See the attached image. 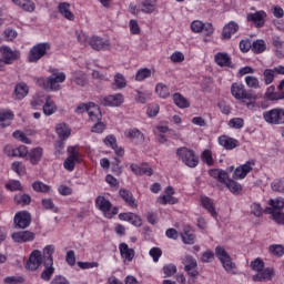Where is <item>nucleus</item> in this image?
Wrapping results in <instances>:
<instances>
[{"label":"nucleus","instance_id":"f257e3e1","mask_svg":"<svg viewBox=\"0 0 284 284\" xmlns=\"http://www.w3.org/2000/svg\"><path fill=\"white\" fill-rule=\"evenodd\" d=\"M65 73L59 71H52V74L47 78H38L37 85L47 90V92H59L61 90V83H65Z\"/></svg>","mask_w":284,"mask_h":284},{"label":"nucleus","instance_id":"f03ea898","mask_svg":"<svg viewBox=\"0 0 284 284\" xmlns=\"http://www.w3.org/2000/svg\"><path fill=\"white\" fill-rule=\"evenodd\" d=\"M175 156L178 161L186 165V168H197L199 165V155H196V151L192 150L187 146H180L175 151Z\"/></svg>","mask_w":284,"mask_h":284},{"label":"nucleus","instance_id":"7ed1b4c3","mask_svg":"<svg viewBox=\"0 0 284 284\" xmlns=\"http://www.w3.org/2000/svg\"><path fill=\"white\" fill-rule=\"evenodd\" d=\"M215 256L227 274H239V272H236V264L232 262V257L223 246H216Z\"/></svg>","mask_w":284,"mask_h":284},{"label":"nucleus","instance_id":"20e7f679","mask_svg":"<svg viewBox=\"0 0 284 284\" xmlns=\"http://www.w3.org/2000/svg\"><path fill=\"white\" fill-rule=\"evenodd\" d=\"M95 207L102 212L105 219H113L119 214V207L113 206L112 202L108 200V197L103 195H99L95 199Z\"/></svg>","mask_w":284,"mask_h":284},{"label":"nucleus","instance_id":"39448f33","mask_svg":"<svg viewBox=\"0 0 284 284\" xmlns=\"http://www.w3.org/2000/svg\"><path fill=\"white\" fill-rule=\"evenodd\" d=\"M231 94L236 101L245 103V99H256V92L247 91L245 84L241 82H234L231 85Z\"/></svg>","mask_w":284,"mask_h":284},{"label":"nucleus","instance_id":"423d86ee","mask_svg":"<svg viewBox=\"0 0 284 284\" xmlns=\"http://www.w3.org/2000/svg\"><path fill=\"white\" fill-rule=\"evenodd\" d=\"M50 48L51 47L49 42H40L33 45L29 51V63H38L39 61H41V59H43V57L48 54Z\"/></svg>","mask_w":284,"mask_h":284},{"label":"nucleus","instance_id":"0eeeda50","mask_svg":"<svg viewBox=\"0 0 284 284\" xmlns=\"http://www.w3.org/2000/svg\"><path fill=\"white\" fill-rule=\"evenodd\" d=\"M263 119L270 125H284V109H271L263 113Z\"/></svg>","mask_w":284,"mask_h":284},{"label":"nucleus","instance_id":"6e6552de","mask_svg":"<svg viewBox=\"0 0 284 284\" xmlns=\"http://www.w3.org/2000/svg\"><path fill=\"white\" fill-rule=\"evenodd\" d=\"M184 270L190 276L189 283H194V278L199 276V264L196 260L190 255H186L183 260Z\"/></svg>","mask_w":284,"mask_h":284},{"label":"nucleus","instance_id":"1a4fd4ad","mask_svg":"<svg viewBox=\"0 0 284 284\" xmlns=\"http://www.w3.org/2000/svg\"><path fill=\"white\" fill-rule=\"evenodd\" d=\"M256 166V161L250 160L246 163L237 166L233 172V179L235 181H243L247 174H250Z\"/></svg>","mask_w":284,"mask_h":284},{"label":"nucleus","instance_id":"9d476101","mask_svg":"<svg viewBox=\"0 0 284 284\" xmlns=\"http://www.w3.org/2000/svg\"><path fill=\"white\" fill-rule=\"evenodd\" d=\"M268 207L264 210L265 214H271L273 221H275L276 214H283L282 210L284 207V199L283 197H276L271 199L268 201Z\"/></svg>","mask_w":284,"mask_h":284},{"label":"nucleus","instance_id":"9b49d317","mask_svg":"<svg viewBox=\"0 0 284 284\" xmlns=\"http://www.w3.org/2000/svg\"><path fill=\"white\" fill-rule=\"evenodd\" d=\"M41 263H43L41 251L34 250L29 256V260L26 264V270H29L30 272H37V270L41 267Z\"/></svg>","mask_w":284,"mask_h":284},{"label":"nucleus","instance_id":"f8f14e48","mask_svg":"<svg viewBox=\"0 0 284 284\" xmlns=\"http://www.w3.org/2000/svg\"><path fill=\"white\" fill-rule=\"evenodd\" d=\"M125 101V97H123V93H115L105 95L101 103L102 105L106 108H120V105H123V102Z\"/></svg>","mask_w":284,"mask_h":284},{"label":"nucleus","instance_id":"ddd939ff","mask_svg":"<svg viewBox=\"0 0 284 284\" xmlns=\"http://www.w3.org/2000/svg\"><path fill=\"white\" fill-rule=\"evenodd\" d=\"M55 132L60 139V141L55 144V148H60V150H63V141L67 139H70V134H72V131L70 130V126L65 123L57 124Z\"/></svg>","mask_w":284,"mask_h":284},{"label":"nucleus","instance_id":"4468645a","mask_svg":"<svg viewBox=\"0 0 284 284\" xmlns=\"http://www.w3.org/2000/svg\"><path fill=\"white\" fill-rule=\"evenodd\" d=\"M30 223H32V216L28 211H20L14 215V224L20 230H26V227H30Z\"/></svg>","mask_w":284,"mask_h":284},{"label":"nucleus","instance_id":"2eb2a0df","mask_svg":"<svg viewBox=\"0 0 284 284\" xmlns=\"http://www.w3.org/2000/svg\"><path fill=\"white\" fill-rule=\"evenodd\" d=\"M89 45L92 50H97L98 52L101 50H110V40L93 36L89 39Z\"/></svg>","mask_w":284,"mask_h":284},{"label":"nucleus","instance_id":"dca6fc26","mask_svg":"<svg viewBox=\"0 0 284 284\" xmlns=\"http://www.w3.org/2000/svg\"><path fill=\"white\" fill-rule=\"evenodd\" d=\"M174 187L168 186L165 189V194L158 197V203H160V205H176L179 199L174 197Z\"/></svg>","mask_w":284,"mask_h":284},{"label":"nucleus","instance_id":"f3484780","mask_svg":"<svg viewBox=\"0 0 284 284\" xmlns=\"http://www.w3.org/2000/svg\"><path fill=\"white\" fill-rule=\"evenodd\" d=\"M267 18V12L264 10L256 11L254 13H247L246 19L251 23H254L255 28H263L265 26V19Z\"/></svg>","mask_w":284,"mask_h":284},{"label":"nucleus","instance_id":"a211bd4d","mask_svg":"<svg viewBox=\"0 0 284 284\" xmlns=\"http://www.w3.org/2000/svg\"><path fill=\"white\" fill-rule=\"evenodd\" d=\"M2 54H1V62L6 63L7 65H10L11 63H14L21 54L19 51H13L9 47H2Z\"/></svg>","mask_w":284,"mask_h":284},{"label":"nucleus","instance_id":"6ab92c4d","mask_svg":"<svg viewBox=\"0 0 284 284\" xmlns=\"http://www.w3.org/2000/svg\"><path fill=\"white\" fill-rule=\"evenodd\" d=\"M119 251L123 263H132V261H134V256H136V252H134V248H131L125 243L119 244Z\"/></svg>","mask_w":284,"mask_h":284},{"label":"nucleus","instance_id":"aec40b11","mask_svg":"<svg viewBox=\"0 0 284 284\" xmlns=\"http://www.w3.org/2000/svg\"><path fill=\"white\" fill-rule=\"evenodd\" d=\"M59 106L57 105V102H54V99H52V95H48L42 105L44 116H52V114H57Z\"/></svg>","mask_w":284,"mask_h":284},{"label":"nucleus","instance_id":"412c9836","mask_svg":"<svg viewBox=\"0 0 284 284\" xmlns=\"http://www.w3.org/2000/svg\"><path fill=\"white\" fill-rule=\"evenodd\" d=\"M140 8L144 14H152L159 10V0H142Z\"/></svg>","mask_w":284,"mask_h":284},{"label":"nucleus","instance_id":"4be33fe9","mask_svg":"<svg viewBox=\"0 0 284 284\" xmlns=\"http://www.w3.org/2000/svg\"><path fill=\"white\" fill-rule=\"evenodd\" d=\"M217 142L224 150H234L235 148H239V140L230 138V135H220Z\"/></svg>","mask_w":284,"mask_h":284},{"label":"nucleus","instance_id":"5701e85b","mask_svg":"<svg viewBox=\"0 0 284 284\" xmlns=\"http://www.w3.org/2000/svg\"><path fill=\"white\" fill-rule=\"evenodd\" d=\"M11 236L14 243H30L34 240V233L30 231L16 232Z\"/></svg>","mask_w":284,"mask_h":284},{"label":"nucleus","instance_id":"b1692460","mask_svg":"<svg viewBox=\"0 0 284 284\" xmlns=\"http://www.w3.org/2000/svg\"><path fill=\"white\" fill-rule=\"evenodd\" d=\"M124 136L131 141H136L138 143H143L145 141V135L136 128L126 129L124 131Z\"/></svg>","mask_w":284,"mask_h":284},{"label":"nucleus","instance_id":"393cba45","mask_svg":"<svg viewBox=\"0 0 284 284\" xmlns=\"http://www.w3.org/2000/svg\"><path fill=\"white\" fill-rule=\"evenodd\" d=\"M236 32H239V23L230 21L222 30V39L227 41L229 39H232V36L236 34Z\"/></svg>","mask_w":284,"mask_h":284},{"label":"nucleus","instance_id":"a878e982","mask_svg":"<svg viewBox=\"0 0 284 284\" xmlns=\"http://www.w3.org/2000/svg\"><path fill=\"white\" fill-rule=\"evenodd\" d=\"M70 155L65 159L63 165L64 170H68V172H72L74 170V165H77V162H79V153L74 151V148L69 149Z\"/></svg>","mask_w":284,"mask_h":284},{"label":"nucleus","instance_id":"bb28decb","mask_svg":"<svg viewBox=\"0 0 284 284\" xmlns=\"http://www.w3.org/2000/svg\"><path fill=\"white\" fill-rule=\"evenodd\" d=\"M44 270L41 273L42 281H50L54 274V258L44 260Z\"/></svg>","mask_w":284,"mask_h":284},{"label":"nucleus","instance_id":"cd10ccee","mask_svg":"<svg viewBox=\"0 0 284 284\" xmlns=\"http://www.w3.org/2000/svg\"><path fill=\"white\" fill-rule=\"evenodd\" d=\"M111 88L112 90H125L128 88V78L123 73H115Z\"/></svg>","mask_w":284,"mask_h":284},{"label":"nucleus","instance_id":"c85d7f7f","mask_svg":"<svg viewBox=\"0 0 284 284\" xmlns=\"http://www.w3.org/2000/svg\"><path fill=\"white\" fill-rule=\"evenodd\" d=\"M120 221H128L131 225H135V227H141L143 225V221L141 217L134 213H120Z\"/></svg>","mask_w":284,"mask_h":284},{"label":"nucleus","instance_id":"c756f323","mask_svg":"<svg viewBox=\"0 0 284 284\" xmlns=\"http://www.w3.org/2000/svg\"><path fill=\"white\" fill-rule=\"evenodd\" d=\"M119 194L121 199H123V201L128 204L129 207H133V210H136L139 207V204L136 203V199H134V195L132 194V192L125 189H121L119 191Z\"/></svg>","mask_w":284,"mask_h":284},{"label":"nucleus","instance_id":"7c9ffc66","mask_svg":"<svg viewBox=\"0 0 284 284\" xmlns=\"http://www.w3.org/2000/svg\"><path fill=\"white\" fill-rule=\"evenodd\" d=\"M214 61L220 68H230L232 65V58L226 52H219L214 55Z\"/></svg>","mask_w":284,"mask_h":284},{"label":"nucleus","instance_id":"2f4dec72","mask_svg":"<svg viewBox=\"0 0 284 284\" xmlns=\"http://www.w3.org/2000/svg\"><path fill=\"white\" fill-rule=\"evenodd\" d=\"M30 88L26 82H20L14 88V99L17 101H22V99H26L27 94H29Z\"/></svg>","mask_w":284,"mask_h":284},{"label":"nucleus","instance_id":"473e14b6","mask_svg":"<svg viewBox=\"0 0 284 284\" xmlns=\"http://www.w3.org/2000/svg\"><path fill=\"white\" fill-rule=\"evenodd\" d=\"M154 74V70L150 68H140L134 77V80L138 83H143V81H146V79H151Z\"/></svg>","mask_w":284,"mask_h":284},{"label":"nucleus","instance_id":"72a5a7b5","mask_svg":"<svg viewBox=\"0 0 284 284\" xmlns=\"http://www.w3.org/2000/svg\"><path fill=\"white\" fill-rule=\"evenodd\" d=\"M70 8V3L61 2L58 6V11L68 21H74V13H72V10Z\"/></svg>","mask_w":284,"mask_h":284},{"label":"nucleus","instance_id":"f704fd0d","mask_svg":"<svg viewBox=\"0 0 284 284\" xmlns=\"http://www.w3.org/2000/svg\"><path fill=\"white\" fill-rule=\"evenodd\" d=\"M276 273L274 272V268L267 267L264 271L257 273L253 276V281H272Z\"/></svg>","mask_w":284,"mask_h":284},{"label":"nucleus","instance_id":"c9c22d12","mask_svg":"<svg viewBox=\"0 0 284 284\" xmlns=\"http://www.w3.org/2000/svg\"><path fill=\"white\" fill-rule=\"evenodd\" d=\"M209 175L212 176V179H215V181H219L220 183H225L227 179H230V175L221 169L209 170Z\"/></svg>","mask_w":284,"mask_h":284},{"label":"nucleus","instance_id":"e433bc0d","mask_svg":"<svg viewBox=\"0 0 284 284\" xmlns=\"http://www.w3.org/2000/svg\"><path fill=\"white\" fill-rule=\"evenodd\" d=\"M200 201H201L202 207H204V210H207V212H210L213 219H216L217 213H216V209L214 207V202H212V200L207 196H201Z\"/></svg>","mask_w":284,"mask_h":284},{"label":"nucleus","instance_id":"4c0bfd02","mask_svg":"<svg viewBox=\"0 0 284 284\" xmlns=\"http://www.w3.org/2000/svg\"><path fill=\"white\" fill-rule=\"evenodd\" d=\"M265 97L268 101H281L284 99V92H276V87L271 85L266 89Z\"/></svg>","mask_w":284,"mask_h":284},{"label":"nucleus","instance_id":"58836bf2","mask_svg":"<svg viewBox=\"0 0 284 284\" xmlns=\"http://www.w3.org/2000/svg\"><path fill=\"white\" fill-rule=\"evenodd\" d=\"M45 103V97L43 93H37L32 97L30 101V106L32 110H39L40 108H43Z\"/></svg>","mask_w":284,"mask_h":284},{"label":"nucleus","instance_id":"ea45409f","mask_svg":"<svg viewBox=\"0 0 284 284\" xmlns=\"http://www.w3.org/2000/svg\"><path fill=\"white\" fill-rule=\"evenodd\" d=\"M16 6H19L24 12H34L36 6L32 0H11Z\"/></svg>","mask_w":284,"mask_h":284},{"label":"nucleus","instance_id":"a19ab883","mask_svg":"<svg viewBox=\"0 0 284 284\" xmlns=\"http://www.w3.org/2000/svg\"><path fill=\"white\" fill-rule=\"evenodd\" d=\"M12 121H14V112L11 110H2L1 112V126L8 128V125H11Z\"/></svg>","mask_w":284,"mask_h":284},{"label":"nucleus","instance_id":"79ce46f5","mask_svg":"<svg viewBox=\"0 0 284 284\" xmlns=\"http://www.w3.org/2000/svg\"><path fill=\"white\" fill-rule=\"evenodd\" d=\"M131 170L138 176H142V174H145L146 176H152V174H154L152 168L149 166H139L136 164H131Z\"/></svg>","mask_w":284,"mask_h":284},{"label":"nucleus","instance_id":"37998d69","mask_svg":"<svg viewBox=\"0 0 284 284\" xmlns=\"http://www.w3.org/2000/svg\"><path fill=\"white\" fill-rule=\"evenodd\" d=\"M224 185L232 192V194H241L243 186L241 184L230 178L224 182Z\"/></svg>","mask_w":284,"mask_h":284},{"label":"nucleus","instance_id":"c03bdc74","mask_svg":"<svg viewBox=\"0 0 284 284\" xmlns=\"http://www.w3.org/2000/svg\"><path fill=\"white\" fill-rule=\"evenodd\" d=\"M196 236L194 235V231L190 227L184 229V233H182V241L186 245H194Z\"/></svg>","mask_w":284,"mask_h":284},{"label":"nucleus","instance_id":"a18cd8bd","mask_svg":"<svg viewBox=\"0 0 284 284\" xmlns=\"http://www.w3.org/2000/svg\"><path fill=\"white\" fill-rule=\"evenodd\" d=\"M91 109H89V118L91 121H101L102 119V114H101V109L99 108V105H97L95 103L90 104Z\"/></svg>","mask_w":284,"mask_h":284},{"label":"nucleus","instance_id":"49530a36","mask_svg":"<svg viewBox=\"0 0 284 284\" xmlns=\"http://www.w3.org/2000/svg\"><path fill=\"white\" fill-rule=\"evenodd\" d=\"M173 101L175 105H178V108H181L182 110H184L185 108H190V101H187V99H185V97H183L181 93H174Z\"/></svg>","mask_w":284,"mask_h":284},{"label":"nucleus","instance_id":"de8ad7c7","mask_svg":"<svg viewBox=\"0 0 284 284\" xmlns=\"http://www.w3.org/2000/svg\"><path fill=\"white\" fill-rule=\"evenodd\" d=\"M135 101L136 103H148L152 99V92L151 91H140L135 90Z\"/></svg>","mask_w":284,"mask_h":284},{"label":"nucleus","instance_id":"09e8293b","mask_svg":"<svg viewBox=\"0 0 284 284\" xmlns=\"http://www.w3.org/2000/svg\"><path fill=\"white\" fill-rule=\"evenodd\" d=\"M244 83L251 89V90H258L261 89V81L258 78L254 75H246L244 79Z\"/></svg>","mask_w":284,"mask_h":284},{"label":"nucleus","instance_id":"8fccbe9b","mask_svg":"<svg viewBox=\"0 0 284 284\" xmlns=\"http://www.w3.org/2000/svg\"><path fill=\"white\" fill-rule=\"evenodd\" d=\"M41 156H43V149L41 148H36L29 152V159L32 163V165H37L39 161H41Z\"/></svg>","mask_w":284,"mask_h":284},{"label":"nucleus","instance_id":"3c124183","mask_svg":"<svg viewBox=\"0 0 284 284\" xmlns=\"http://www.w3.org/2000/svg\"><path fill=\"white\" fill-rule=\"evenodd\" d=\"M72 81L77 83V85H88V77L82 71H75L73 73Z\"/></svg>","mask_w":284,"mask_h":284},{"label":"nucleus","instance_id":"603ef678","mask_svg":"<svg viewBox=\"0 0 284 284\" xmlns=\"http://www.w3.org/2000/svg\"><path fill=\"white\" fill-rule=\"evenodd\" d=\"M155 93L160 99H168V97H170V88H168L163 82H160L155 85Z\"/></svg>","mask_w":284,"mask_h":284},{"label":"nucleus","instance_id":"864d4df0","mask_svg":"<svg viewBox=\"0 0 284 284\" xmlns=\"http://www.w3.org/2000/svg\"><path fill=\"white\" fill-rule=\"evenodd\" d=\"M201 161H203L209 168L214 165V155L212 154V150L206 149L201 153Z\"/></svg>","mask_w":284,"mask_h":284},{"label":"nucleus","instance_id":"5fc2aeb1","mask_svg":"<svg viewBox=\"0 0 284 284\" xmlns=\"http://www.w3.org/2000/svg\"><path fill=\"white\" fill-rule=\"evenodd\" d=\"M272 44L275 48L276 57H283V53L281 52V50H283V48H284V41L281 40V37L274 36L272 38Z\"/></svg>","mask_w":284,"mask_h":284},{"label":"nucleus","instance_id":"6e6d98bb","mask_svg":"<svg viewBox=\"0 0 284 284\" xmlns=\"http://www.w3.org/2000/svg\"><path fill=\"white\" fill-rule=\"evenodd\" d=\"M245 105L247 110H251V112H256L257 110H261V104L256 101H258V94L255 93V99H245Z\"/></svg>","mask_w":284,"mask_h":284},{"label":"nucleus","instance_id":"4d7b16f0","mask_svg":"<svg viewBox=\"0 0 284 284\" xmlns=\"http://www.w3.org/2000/svg\"><path fill=\"white\" fill-rule=\"evenodd\" d=\"M32 189L34 190V192H41L42 194H48V192H50V190H51L50 185H48L41 181L33 182Z\"/></svg>","mask_w":284,"mask_h":284},{"label":"nucleus","instance_id":"13d9d810","mask_svg":"<svg viewBox=\"0 0 284 284\" xmlns=\"http://www.w3.org/2000/svg\"><path fill=\"white\" fill-rule=\"evenodd\" d=\"M251 48L255 54H262L264 50H267V44H265L264 40H256Z\"/></svg>","mask_w":284,"mask_h":284},{"label":"nucleus","instance_id":"bf43d9fd","mask_svg":"<svg viewBox=\"0 0 284 284\" xmlns=\"http://www.w3.org/2000/svg\"><path fill=\"white\" fill-rule=\"evenodd\" d=\"M229 128H233V130H241L245 125V120L243 118H233L227 123Z\"/></svg>","mask_w":284,"mask_h":284},{"label":"nucleus","instance_id":"052dcab7","mask_svg":"<svg viewBox=\"0 0 284 284\" xmlns=\"http://www.w3.org/2000/svg\"><path fill=\"white\" fill-rule=\"evenodd\" d=\"M263 77H264L265 85H272V83H274V79L276 77V73H274L273 69H266L263 72Z\"/></svg>","mask_w":284,"mask_h":284},{"label":"nucleus","instance_id":"680f3d73","mask_svg":"<svg viewBox=\"0 0 284 284\" xmlns=\"http://www.w3.org/2000/svg\"><path fill=\"white\" fill-rule=\"evenodd\" d=\"M30 201H32V199L28 194H18L14 196V202L18 205H30Z\"/></svg>","mask_w":284,"mask_h":284},{"label":"nucleus","instance_id":"e2e57ef3","mask_svg":"<svg viewBox=\"0 0 284 284\" xmlns=\"http://www.w3.org/2000/svg\"><path fill=\"white\" fill-rule=\"evenodd\" d=\"M170 60L172 63H183L185 61V54H183L181 51H174L171 54Z\"/></svg>","mask_w":284,"mask_h":284},{"label":"nucleus","instance_id":"0e129e2a","mask_svg":"<svg viewBox=\"0 0 284 284\" xmlns=\"http://www.w3.org/2000/svg\"><path fill=\"white\" fill-rule=\"evenodd\" d=\"M268 250L273 256H283L284 254V246L281 244H273L268 247Z\"/></svg>","mask_w":284,"mask_h":284},{"label":"nucleus","instance_id":"69168bd1","mask_svg":"<svg viewBox=\"0 0 284 284\" xmlns=\"http://www.w3.org/2000/svg\"><path fill=\"white\" fill-rule=\"evenodd\" d=\"M263 267H265V262L261 258H255L253 262H251V268L254 270V272H263Z\"/></svg>","mask_w":284,"mask_h":284},{"label":"nucleus","instance_id":"338daca9","mask_svg":"<svg viewBox=\"0 0 284 284\" xmlns=\"http://www.w3.org/2000/svg\"><path fill=\"white\" fill-rule=\"evenodd\" d=\"M203 21L200 20H194L191 22V30L192 32H194L195 34H199L201 32H203Z\"/></svg>","mask_w":284,"mask_h":284},{"label":"nucleus","instance_id":"774afa93","mask_svg":"<svg viewBox=\"0 0 284 284\" xmlns=\"http://www.w3.org/2000/svg\"><path fill=\"white\" fill-rule=\"evenodd\" d=\"M271 187H272L273 192L284 193V181L283 180H274L271 183Z\"/></svg>","mask_w":284,"mask_h":284}]
</instances>
